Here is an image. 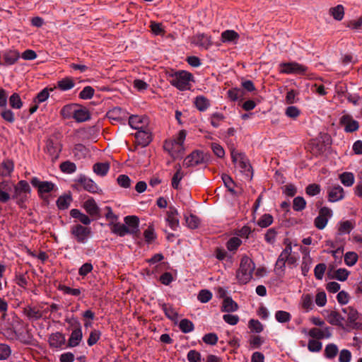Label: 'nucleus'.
<instances>
[{
	"mask_svg": "<svg viewBox=\"0 0 362 362\" xmlns=\"http://www.w3.org/2000/svg\"><path fill=\"white\" fill-rule=\"evenodd\" d=\"M187 136L185 130H180L173 137L166 139L163 144L164 150L173 158H179L185 153L184 142Z\"/></svg>",
	"mask_w": 362,
	"mask_h": 362,
	"instance_id": "obj_1",
	"label": "nucleus"
},
{
	"mask_svg": "<svg viewBox=\"0 0 362 362\" xmlns=\"http://www.w3.org/2000/svg\"><path fill=\"white\" fill-rule=\"evenodd\" d=\"M231 158L235 172L245 180H250L252 177V169L247 156L244 153L233 149Z\"/></svg>",
	"mask_w": 362,
	"mask_h": 362,
	"instance_id": "obj_2",
	"label": "nucleus"
},
{
	"mask_svg": "<svg viewBox=\"0 0 362 362\" xmlns=\"http://www.w3.org/2000/svg\"><path fill=\"white\" fill-rule=\"evenodd\" d=\"M169 81L179 90H188L192 87L194 76L187 71H177L170 75Z\"/></svg>",
	"mask_w": 362,
	"mask_h": 362,
	"instance_id": "obj_3",
	"label": "nucleus"
},
{
	"mask_svg": "<svg viewBox=\"0 0 362 362\" xmlns=\"http://www.w3.org/2000/svg\"><path fill=\"white\" fill-rule=\"evenodd\" d=\"M255 269V264L247 256H243L241 258L240 267L237 271L236 278L240 284H245L248 283L252 277Z\"/></svg>",
	"mask_w": 362,
	"mask_h": 362,
	"instance_id": "obj_4",
	"label": "nucleus"
},
{
	"mask_svg": "<svg viewBox=\"0 0 362 362\" xmlns=\"http://www.w3.org/2000/svg\"><path fill=\"white\" fill-rule=\"evenodd\" d=\"M308 68L296 62H283L279 64V73L285 74L305 75Z\"/></svg>",
	"mask_w": 362,
	"mask_h": 362,
	"instance_id": "obj_5",
	"label": "nucleus"
},
{
	"mask_svg": "<svg viewBox=\"0 0 362 362\" xmlns=\"http://www.w3.org/2000/svg\"><path fill=\"white\" fill-rule=\"evenodd\" d=\"M285 248L281 251L279 255L275 264V269L279 270L282 272L285 271L286 262L288 260V257L292 252L291 243L288 240L284 241Z\"/></svg>",
	"mask_w": 362,
	"mask_h": 362,
	"instance_id": "obj_6",
	"label": "nucleus"
},
{
	"mask_svg": "<svg viewBox=\"0 0 362 362\" xmlns=\"http://www.w3.org/2000/svg\"><path fill=\"white\" fill-rule=\"evenodd\" d=\"M347 315L349 325L354 329H362V315L353 307L349 306L342 309Z\"/></svg>",
	"mask_w": 362,
	"mask_h": 362,
	"instance_id": "obj_7",
	"label": "nucleus"
},
{
	"mask_svg": "<svg viewBox=\"0 0 362 362\" xmlns=\"http://www.w3.org/2000/svg\"><path fill=\"white\" fill-rule=\"evenodd\" d=\"M332 216L333 211L331 209L327 206L322 207L319 211L318 216L314 220L315 226L319 230L324 229Z\"/></svg>",
	"mask_w": 362,
	"mask_h": 362,
	"instance_id": "obj_8",
	"label": "nucleus"
},
{
	"mask_svg": "<svg viewBox=\"0 0 362 362\" xmlns=\"http://www.w3.org/2000/svg\"><path fill=\"white\" fill-rule=\"evenodd\" d=\"M71 233L80 243H85L87 242L90 233V228L83 226L80 224L73 226L71 228Z\"/></svg>",
	"mask_w": 362,
	"mask_h": 362,
	"instance_id": "obj_9",
	"label": "nucleus"
},
{
	"mask_svg": "<svg viewBox=\"0 0 362 362\" xmlns=\"http://www.w3.org/2000/svg\"><path fill=\"white\" fill-rule=\"evenodd\" d=\"M76 182L84 190L88 191L90 193H102V189L98 186V185L93 180L85 175H81L77 179Z\"/></svg>",
	"mask_w": 362,
	"mask_h": 362,
	"instance_id": "obj_10",
	"label": "nucleus"
},
{
	"mask_svg": "<svg viewBox=\"0 0 362 362\" xmlns=\"http://www.w3.org/2000/svg\"><path fill=\"white\" fill-rule=\"evenodd\" d=\"M204 162V155L201 151H194L188 155L183 161V165L186 168L194 167Z\"/></svg>",
	"mask_w": 362,
	"mask_h": 362,
	"instance_id": "obj_11",
	"label": "nucleus"
},
{
	"mask_svg": "<svg viewBox=\"0 0 362 362\" xmlns=\"http://www.w3.org/2000/svg\"><path fill=\"white\" fill-rule=\"evenodd\" d=\"M31 185L37 189L40 194L49 193L54 189L55 185L49 181H41L37 177H33L30 180Z\"/></svg>",
	"mask_w": 362,
	"mask_h": 362,
	"instance_id": "obj_12",
	"label": "nucleus"
},
{
	"mask_svg": "<svg viewBox=\"0 0 362 362\" xmlns=\"http://www.w3.org/2000/svg\"><path fill=\"white\" fill-rule=\"evenodd\" d=\"M148 118L142 115H132L129 117V124L138 131L146 129L148 126Z\"/></svg>",
	"mask_w": 362,
	"mask_h": 362,
	"instance_id": "obj_13",
	"label": "nucleus"
},
{
	"mask_svg": "<svg viewBox=\"0 0 362 362\" xmlns=\"http://www.w3.org/2000/svg\"><path fill=\"white\" fill-rule=\"evenodd\" d=\"M308 335L312 339L320 341L323 339H329L332 336L331 329L328 327L324 328L313 327L308 332Z\"/></svg>",
	"mask_w": 362,
	"mask_h": 362,
	"instance_id": "obj_14",
	"label": "nucleus"
},
{
	"mask_svg": "<svg viewBox=\"0 0 362 362\" xmlns=\"http://www.w3.org/2000/svg\"><path fill=\"white\" fill-rule=\"evenodd\" d=\"M340 124L344 127V131L348 133L356 132L359 128L358 122L350 115H344L340 118Z\"/></svg>",
	"mask_w": 362,
	"mask_h": 362,
	"instance_id": "obj_15",
	"label": "nucleus"
},
{
	"mask_svg": "<svg viewBox=\"0 0 362 362\" xmlns=\"http://www.w3.org/2000/svg\"><path fill=\"white\" fill-rule=\"evenodd\" d=\"M165 221L172 230H176L179 228L180 223L178 212L174 206L169 207V209L167 211Z\"/></svg>",
	"mask_w": 362,
	"mask_h": 362,
	"instance_id": "obj_16",
	"label": "nucleus"
},
{
	"mask_svg": "<svg viewBox=\"0 0 362 362\" xmlns=\"http://www.w3.org/2000/svg\"><path fill=\"white\" fill-rule=\"evenodd\" d=\"M192 43L205 49L209 48L212 44L211 37L203 33L194 35L192 38Z\"/></svg>",
	"mask_w": 362,
	"mask_h": 362,
	"instance_id": "obj_17",
	"label": "nucleus"
},
{
	"mask_svg": "<svg viewBox=\"0 0 362 362\" xmlns=\"http://www.w3.org/2000/svg\"><path fill=\"white\" fill-rule=\"evenodd\" d=\"M83 339L82 329L80 324H78L72 330L70 337L68 340L69 347H76L79 345Z\"/></svg>",
	"mask_w": 362,
	"mask_h": 362,
	"instance_id": "obj_18",
	"label": "nucleus"
},
{
	"mask_svg": "<svg viewBox=\"0 0 362 362\" xmlns=\"http://www.w3.org/2000/svg\"><path fill=\"white\" fill-rule=\"evenodd\" d=\"M84 210L91 216H95L100 214V208L96 204L95 199L89 197L86 199L82 205Z\"/></svg>",
	"mask_w": 362,
	"mask_h": 362,
	"instance_id": "obj_19",
	"label": "nucleus"
},
{
	"mask_svg": "<svg viewBox=\"0 0 362 362\" xmlns=\"http://www.w3.org/2000/svg\"><path fill=\"white\" fill-rule=\"evenodd\" d=\"M328 200L330 202L340 201L344 197V189L339 186H334L328 189Z\"/></svg>",
	"mask_w": 362,
	"mask_h": 362,
	"instance_id": "obj_20",
	"label": "nucleus"
},
{
	"mask_svg": "<svg viewBox=\"0 0 362 362\" xmlns=\"http://www.w3.org/2000/svg\"><path fill=\"white\" fill-rule=\"evenodd\" d=\"M135 138L139 145L146 146L151 141V135L148 127L138 131L135 134Z\"/></svg>",
	"mask_w": 362,
	"mask_h": 362,
	"instance_id": "obj_21",
	"label": "nucleus"
},
{
	"mask_svg": "<svg viewBox=\"0 0 362 362\" xmlns=\"http://www.w3.org/2000/svg\"><path fill=\"white\" fill-rule=\"evenodd\" d=\"M107 117L112 121L123 122L127 118V113L122 108L116 107L110 110L107 114Z\"/></svg>",
	"mask_w": 362,
	"mask_h": 362,
	"instance_id": "obj_22",
	"label": "nucleus"
},
{
	"mask_svg": "<svg viewBox=\"0 0 362 362\" xmlns=\"http://www.w3.org/2000/svg\"><path fill=\"white\" fill-rule=\"evenodd\" d=\"M71 119H74L77 122H83L90 119V115L88 110L79 105H77Z\"/></svg>",
	"mask_w": 362,
	"mask_h": 362,
	"instance_id": "obj_23",
	"label": "nucleus"
},
{
	"mask_svg": "<svg viewBox=\"0 0 362 362\" xmlns=\"http://www.w3.org/2000/svg\"><path fill=\"white\" fill-rule=\"evenodd\" d=\"M124 221L129 234H136L138 233L139 220L137 216H127L124 217Z\"/></svg>",
	"mask_w": 362,
	"mask_h": 362,
	"instance_id": "obj_24",
	"label": "nucleus"
},
{
	"mask_svg": "<svg viewBox=\"0 0 362 362\" xmlns=\"http://www.w3.org/2000/svg\"><path fill=\"white\" fill-rule=\"evenodd\" d=\"M14 194L13 197L14 199H18L23 194H29L30 192V187L28 182L25 180H21L14 187Z\"/></svg>",
	"mask_w": 362,
	"mask_h": 362,
	"instance_id": "obj_25",
	"label": "nucleus"
},
{
	"mask_svg": "<svg viewBox=\"0 0 362 362\" xmlns=\"http://www.w3.org/2000/svg\"><path fill=\"white\" fill-rule=\"evenodd\" d=\"M23 313L27 316L30 320H37L42 317V313L38 306H27L23 310Z\"/></svg>",
	"mask_w": 362,
	"mask_h": 362,
	"instance_id": "obj_26",
	"label": "nucleus"
},
{
	"mask_svg": "<svg viewBox=\"0 0 362 362\" xmlns=\"http://www.w3.org/2000/svg\"><path fill=\"white\" fill-rule=\"evenodd\" d=\"M350 272L344 268H340L337 270H329L328 272V276L330 279H337L340 281H346L349 276Z\"/></svg>",
	"mask_w": 362,
	"mask_h": 362,
	"instance_id": "obj_27",
	"label": "nucleus"
},
{
	"mask_svg": "<svg viewBox=\"0 0 362 362\" xmlns=\"http://www.w3.org/2000/svg\"><path fill=\"white\" fill-rule=\"evenodd\" d=\"M193 103L200 112L206 111L210 107V100L204 95H198L194 98Z\"/></svg>",
	"mask_w": 362,
	"mask_h": 362,
	"instance_id": "obj_28",
	"label": "nucleus"
},
{
	"mask_svg": "<svg viewBox=\"0 0 362 362\" xmlns=\"http://www.w3.org/2000/svg\"><path fill=\"white\" fill-rule=\"evenodd\" d=\"M354 227L355 224L352 221H340L338 223V234L340 235L349 234Z\"/></svg>",
	"mask_w": 362,
	"mask_h": 362,
	"instance_id": "obj_29",
	"label": "nucleus"
},
{
	"mask_svg": "<svg viewBox=\"0 0 362 362\" xmlns=\"http://www.w3.org/2000/svg\"><path fill=\"white\" fill-rule=\"evenodd\" d=\"M65 342V338L64 335L60 332H56L52 334L49 339V345L52 347L59 348Z\"/></svg>",
	"mask_w": 362,
	"mask_h": 362,
	"instance_id": "obj_30",
	"label": "nucleus"
},
{
	"mask_svg": "<svg viewBox=\"0 0 362 362\" xmlns=\"http://www.w3.org/2000/svg\"><path fill=\"white\" fill-rule=\"evenodd\" d=\"M175 170L176 171L172 177L171 185L174 189H178L180 188V182L184 177L185 173L180 165L175 166Z\"/></svg>",
	"mask_w": 362,
	"mask_h": 362,
	"instance_id": "obj_31",
	"label": "nucleus"
},
{
	"mask_svg": "<svg viewBox=\"0 0 362 362\" xmlns=\"http://www.w3.org/2000/svg\"><path fill=\"white\" fill-rule=\"evenodd\" d=\"M70 215L72 218L78 219L81 223L84 225H89L91 223V219L78 209H71L70 211Z\"/></svg>",
	"mask_w": 362,
	"mask_h": 362,
	"instance_id": "obj_32",
	"label": "nucleus"
},
{
	"mask_svg": "<svg viewBox=\"0 0 362 362\" xmlns=\"http://www.w3.org/2000/svg\"><path fill=\"white\" fill-rule=\"evenodd\" d=\"M110 170V164L105 163H96L93 166V172L100 177L105 176Z\"/></svg>",
	"mask_w": 362,
	"mask_h": 362,
	"instance_id": "obj_33",
	"label": "nucleus"
},
{
	"mask_svg": "<svg viewBox=\"0 0 362 362\" xmlns=\"http://www.w3.org/2000/svg\"><path fill=\"white\" fill-rule=\"evenodd\" d=\"M13 163L10 160H4L0 165V175L8 177L13 170Z\"/></svg>",
	"mask_w": 362,
	"mask_h": 362,
	"instance_id": "obj_34",
	"label": "nucleus"
},
{
	"mask_svg": "<svg viewBox=\"0 0 362 362\" xmlns=\"http://www.w3.org/2000/svg\"><path fill=\"white\" fill-rule=\"evenodd\" d=\"M19 53L16 50H8L4 53V62L7 65L14 64L19 59Z\"/></svg>",
	"mask_w": 362,
	"mask_h": 362,
	"instance_id": "obj_35",
	"label": "nucleus"
},
{
	"mask_svg": "<svg viewBox=\"0 0 362 362\" xmlns=\"http://www.w3.org/2000/svg\"><path fill=\"white\" fill-rule=\"evenodd\" d=\"M339 178L345 187L352 186L355 181L354 175L351 172H344L340 174Z\"/></svg>",
	"mask_w": 362,
	"mask_h": 362,
	"instance_id": "obj_36",
	"label": "nucleus"
},
{
	"mask_svg": "<svg viewBox=\"0 0 362 362\" xmlns=\"http://www.w3.org/2000/svg\"><path fill=\"white\" fill-rule=\"evenodd\" d=\"M76 103L68 104L64 105L61 110V115L64 119H71L76 108L77 107Z\"/></svg>",
	"mask_w": 362,
	"mask_h": 362,
	"instance_id": "obj_37",
	"label": "nucleus"
},
{
	"mask_svg": "<svg viewBox=\"0 0 362 362\" xmlns=\"http://www.w3.org/2000/svg\"><path fill=\"white\" fill-rule=\"evenodd\" d=\"M239 35L234 30H227L221 34V41L223 42H230L238 40Z\"/></svg>",
	"mask_w": 362,
	"mask_h": 362,
	"instance_id": "obj_38",
	"label": "nucleus"
},
{
	"mask_svg": "<svg viewBox=\"0 0 362 362\" xmlns=\"http://www.w3.org/2000/svg\"><path fill=\"white\" fill-rule=\"evenodd\" d=\"M329 13L335 20L341 21L344 16V8L342 5L339 4L330 8Z\"/></svg>",
	"mask_w": 362,
	"mask_h": 362,
	"instance_id": "obj_39",
	"label": "nucleus"
},
{
	"mask_svg": "<svg viewBox=\"0 0 362 362\" xmlns=\"http://www.w3.org/2000/svg\"><path fill=\"white\" fill-rule=\"evenodd\" d=\"M111 230L113 233L117 234L121 237H123L127 234H129L126 225L120 223H115L112 224Z\"/></svg>",
	"mask_w": 362,
	"mask_h": 362,
	"instance_id": "obj_40",
	"label": "nucleus"
},
{
	"mask_svg": "<svg viewBox=\"0 0 362 362\" xmlns=\"http://www.w3.org/2000/svg\"><path fill=\"white\" fill-rule=\"evenodd\" d=\"M228 97L232 101L243 100L244 95V90L241 88H234L229 89L227 92Z\"/></svg>",
	"mask_w": 362,
	"mask_h": 362,
	"instance_id": "obj_41",
	"label": "nucleus"
},
{
	"mask_svg": "<svg viewBox=\"0 0 362 362\" xmlns=\"http://www.w3.org/2000/svg\"><path fill=\"white\" fill-rule=\"evenodd\" d=\"M339 352L337 346L333 343L328 344L325 349V356L329 359H333Z\"/></svg>",
	"mask_w": 362,
	"mask_h": 362,
	"instance_id": "obj_42",
	"label": "nucleus"
},
{
	"mask_svg": "<svg viewBox=\"0 0 362 362\" xmlns=\"http://www.w3.org/2000/svg\"><path fill=\"white\" fill-rule=\"evenodd\" d=\"M238 308V304L230 298H226L223 302V311L234 312Z\"/></svg>",
	"mask_w": 362,
	"mask_h": 362,
	"instance_id": "obj_43",
	"label": "nucleus"
},
{
	"mask_svg": "<svg viewBox=\"0 0 362 362\" xmlns=\"http://www.w3.org/2000/svg\"><path fill=\"white\" fill-rule=\"evenodd\" d=\"M71 201L70 195L60 196L57 201V205L59 209L64 210L69 208Z\"/></svg>",
	"mask_w": 362,
	"mask_h": 362,
	"instance_id": "obj_44",
	"label": "nucleus"
},
{
	"mask_svg": "<svg viewBox=\"0 0 362 362\" xmlns=\"http://www.w3.org/2000/svg\"><path fill=\"white\" fill-rule=\"evenodd\" d=\"M273 216L269 214H263L257 221V224L261 228H267L273 223Z\"/></svg>",
	"mask_w": 362,
	"mask_h": 362,
	"instance_id": "obj_45",
	"label": "nucleus"
},
{
	"mask_svg": "<svg viewBox=\"0 0 362 362\" xmlns=\"http://www.w3.org/2000/svg\"><path fill=\"white\" fill-rule=\"evenodd\" d=\"M242 240L238 237L230 238L226 243V247L230 252H235L241 245Z\"/></svg>",
	"mask_w": 362,
	"mask_h": 362,
	"instance_id": "obj_46",
	"label": "nucleus"
},
{
	"mask_svg": "<svg viewBox=\"0 0 362 362\" xmlns=\"http://www.w3.org/2000/svg\"><path fill=\"white\" fill-rule=\"evenodd\" d=\"M74 82L71 78H64L57 83L58 88L62 90H68L74 86Z\"/></svg>",
	"mask_w": 362,
	"mask_h": 362,
	"instance_id": "obj_47",
	"label": "nucleus"
},
{
	"mask_svg": "<svg viewBox=\"0 0 362 362\" xmlns=\"http://www.w3.org/2000/svg\"><path fill=\"white\" fill-rule=\"evenodd\" d=\"M162 309L168 318H169L171 320H177V313L172 307V305L164 303L162 305Z\"/></svg>",
	"mask_w": 362,
	"mask_h": 362,
	"instance_id": "obj_48",
	"label": "nucleus"
},
{
	"mask_svg": "<svg viewBox=\"0 0 362 362\" xmlns=\"http://www.w3.org/2000/svg\"><path fill=\"white\" fill-rule=\"evenodd\" d=\"M9 104L12 108L21 109L23 106V102L20 98V95L14 93L9 98Z\"/></svg>",
	"mask_w": 362,
	"mask_h": 362,
	"instance_id": "obj_49",
	"label": "nucleus"
},
{
	"mask_svg": "<svg viewBox=\"0 0 362 362\" xmlns=\"http://www.w3.org/2000/svg\"><path fill=\"white\" fill-rule=\"evenodd\" d=\"M301 306L306 310H311L313 308V297L310 294H303L300 299Z\"/></svg>",
	"mask_w": 362,
	"mask_h": 362,
	"instance_id": "obj_50",
	"label": "nucleus"
},
{
	"mask_svg": "<svg viewBox=\"0 0 362 362\" xmlns=\"http://www.w3.org/2000/svg\"><path fill=\"white\" fill-rule=\"evenodd\" d=\"M277 234V230L275 228H272L268 229L264 234L265 241L270 245H274L276 242Z\"/></svg>",
	"mask_w": 362,
	"mask_h": 362,
	"instance_id": "obj_51",
	"label": "nucleus"
},
{
	"mask_svg": "<svg viewBox=\"0 0 362 362\" xmlns=\"http://www.w3.org/2000/svg\"><path fill=\"white\" fill-rule=\"evenodd\" d=\"M52 89L44 88L40 93H37L36 97L34 98V103H41L47 100L49 96V91Z\"/></svg>",
	"mask_w": 362,
	"mask_h": 362,
	"instance_id": "obj_52",
	"label": "nucleus"
},
{
	"mask_svg": "<svg viewBox=\"0 0 362 362\" xmlns=\"http://www.w3.org/2000/svg\"><path fill=\"white\" fill-rule=\"evenodd\" d=\"M275 319L280 323H285L291 320V315L286 311L279 310L275 313Z\"/></svg>",
	"mask_w": 362,
	"mask_h": 362,
	"instance_id": "obj_53",
	"label": "nucleus"
},
{
	"mask_svg": "<svg viewBox=\"0 0 362 362\" xmlns=\"http://www.w3.org/2000/svg\"><path fill=\"white\" fill-rule=\"evenodd\" d=\"M322 349V344L320 341L310 339L308 342V349L310 352H320Z\"/></svg>",
	"mask_w": 362,
	"mask_h": 362,
	"instance_id": "obj_54",
	"label": "nucleus"
},
{
	"mask_svg": "<svg viewBox=\"0 0 362 362\" xmlns=\"http://www.w3.org/2000/svg\"><path fill=\"white\" fill-rule=\"evenodd\" d=\"M358 260V255L354 252H348L344 255V262L349 267L354 266Z\"/></svg>",
	"mask_w": 362,
	"mask_h": 362,
	"instance_id": "obj_55",
	"label": "nucleus"
},
{
	"mask_svg": "<svg viewBox=\"0 0 362 362\" xmlns=\"http://www.w3.org/2000/svg\"><path fill=\"white\" fill-rule=\"evenodd\" d=\"M306 202L302 197H296L293 201V209L294 211H300L305 209Z\"/></svg>",
	"mask_w": 362,
	"mask_h": 362,
	"instance_id": "obj_56",
	"label": "nucleus"
},
{
	"mask_svg": "<svg viewBox=\"0 0 362 362\" xmlns=\"http://www.w3.org/2000/svg\"><path fill=\"white\" fill-rule=\"evenodd\" d=\"M179 327L182 332L189 333L194 329V325L190 320L183 319L180 322Z\"/></svg>",
	"mask_w": 362,
	"mask_h": 362,
	"instance_id": "obj_57",
	"label": "nucleus"
},
{
	"mask_svg": "<svg viewBox=\"0 0 362 362\" xmlns=\"http://www.w3.org/2000/svg\"><path fill=\"white\" fill-rule=\"evenodd\" d=\"M60 169L63 173H73L76 170V166L75 163L70 161H65L61 163Z\"/></svg>",
	"mask_w": 362,
	"mask_h": 362,
	"instance_id": "obj_58",
	"label": "nucleus"
},
{
	"mask_svg": "<svg viewBox=\"0 0 362 362\" xmlns=\"http://www.w3.org/2000/svg\"><path fill=\"white\" fill-rule=\"evenodd\" d=\"M0 115L6 122L9 123H13L15 121L14 113L11 110L6 109V107H3Z\"/></svg>",
	"mask_w": 362,
	"mask_h": 362,
	"instance_id": "obj_59",
	"label": "nucleus"
},
{
	"mask_svg": "<svg viewBox=\"0 0 362 362\" xmlns=\"http://www.w3.org/2000/svg\"><path fill=\"white\" fill-rule=\"evenodd\" d=\"M328 321L332 325H339L341 323L342 317L337 312L332 311L328 316Z\"/></svg>",
	"mask_w": 362,
	"mask_h": 362,
	"instance_id": "obj_60",
	"label": "nucleus"
},
{
	"mask_svg": "<svg viewBox=\"0 0 362 362\" xmlns=\"http://www.w3.org/2000/svg\"><path fill=\"white\" fill-rule=\"evenodd\" d=\"M248 327L252 332L259 333L263 330V325L257 320H250L248 323Z\"/></svg>",
	"mask_w": 362,
	"mask_h": 362,
	"instance_id": "obj_61",
	"label": "nucleus"
},
{
	"mask_svg": "<svg viewBox=\"0 0 362 362\" xmlns=\"http://www.w3.org/2000/svg\"><path fill=\"white\" fill-rule=\"evenodd\" d=\"M100 335H101V333L98 330L94 329V330L91 331L90 333L89 337L87 340V343H88V346H92L94 344H95L98 342V341L100 339Z\"/></svg>",
	"mask_w": 362,
	"mask_h": 362,
	"instance_id": "obj_62",
	"label": "nucleus"
},
{
	"mask_svg": "<svg viewBox=\"0 0 362 362\" xmlns=\"http://www.w3.org/2000/svg\"><path fill=\"white\" fill-rule=\"evenodd\" d=\"M326 270V265L324 263L317 264L314 269V274L317 279L322 280Z\"/></svg>",
	"mask_w": 362,
	"mask_h": 362,
	"instance_id": "obj_63",
	"label": "nucleus"
},
{
	"mask_svg": "<svg viewBox=\"0 0 362 362\" xmlns=\"http://www.w3.org/2000/svg\"><path fill=\"white\" fill-rule=\"evenodd\" d=\"M47 150L48 153L53 157L57 158L60 151V148L57 146H55L54 144L52 141H48L47 142Z\"/></svg>",
	"mask_w": 362,
	"mask_h": 362,
	"instance_id": "obj_64",
	"label": "nucleus"
}]
</instances>
